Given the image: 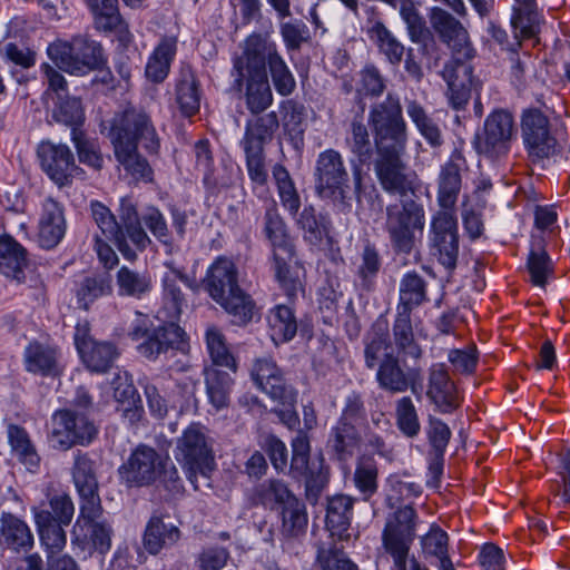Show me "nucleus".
Wrapping results in <instances>:
<instances>
[{"instance_id": "f257e3e1", "label": "nucleus", "mask_w": 570, "mask_h": 570, "mask_svg": "<svg viewBox=\"0 0 570 570\" xmlns=\"http://www.w3.org/2000/svg\"><path fill=\"white\" fill-rule=\"evenodd\" d=\"M363 112L364 104L361 114L351 119L344 139L357 161L352 167L356 198L360 199L363 188L362 167L371 165L383 190L402 198L413 194L415 188L405 174L403 161L409 145V126L400 96L387 92L383 100L371 105L366 124Z\"/></svg>"}, {"instance_id": "f03ea898", "label": "nucleus", "mask_w": 570, "mask_h": 570, "mask_svg": "<svg viewBox=\"0 0 570 570\" xmlns=\"http://www.w3.org/2000/svg\"><path fill=\"white\" fill-rule=\"evenodd\" d=\"M107 138L127 176L135 183L154 181V169L138 149L141 146L150 156L160 150V137L149 112L132 106L117 112L109 121Z\"/></svg>"}, {"instance_id": "7ed1b4c3", "label": "nucleus", "mask_w": 570, "mask_h": 570, "mask_svg": "<svg viewBox=\"0 0 570 570\" xmlns=\"http://www.w3.org/2000/svg\"><path fill=\"white\" fill-rule=\"evenodd\" d=\"M430 22L440 40L452 50V58L442 71V78L448 85L449 105L455 110H463L469 104L472 90H476L479 86L470 63L474 49L469 41L468 31L458 19L439 7L432 8Z\"/></svg>"}, {"instance_id": "20e7f679", "label": "nucleus", "mask_w": 570, "mask_h": 570, "mask_svg": "<svg viewBox=\"0 0 570 570\" xmlns=\"http://www.w3.org/2000/svg\"><path fill=\"white\" fill-rule=\"evenodd\" d=\"M364 362L370 370L377 368L375 380L381 390L399 394L406 391L416 393L422 385L423 374L419 363L409 364V358L395 356L391 348L389 322L379 317L363 338Z\"/></svg>"}, {"instance_id": "39448f33", "label": "nucleus", "mask_w": 570, "mask_h": 570, "mask_svg": "<svg viewBox=\"0 0 570 570\" xmlns=\"http://www.w3.org/2000/svg\"><path fill=\"white\" fill-rule=\"evenodd\" d=\"M46 53L58 69L77 77L104 70L108 65L102 43L88 33L73 35L69 40L56 39Z\"/></svg>"}, {"instance_id": "423d86ee", "label": "nucleus", "mask_w": 570, "mask_h": 570, "mask_svg": "<svg viewBox=\"0 0 570 570\" xmlns=\"http://www.w3.org/2000/svg\"><path fill=\"white\" fill-rule=\"evenodd\" d=\"M161 321V324L153 326L147 316H144L132 322L129 327L130 340L140 341L137 352L149 362H156L163 355H175L177 352L185 354L189 350L186 331L177 322Z\"/></svg>"}, {"instance_id": "0eeeda50", "label": "nucleus", "mask_w": 570, "mask_h": 570, "mask_svg": "<svg viewBox=\"0 0 570 570\" xmlns=\"http://www.w3.org/2000/svg\"><path fill=\"white\" fill-rule=\"evenodd\" d=\"M291 448L288 476L296 482H303L306 499L316 503L330 482V466L322 453L311 458V440L305 431L297 430Z\"/></svg>"}, {"instance_id": "6e6552de", "label": "nucleus", "mask_w": 570, "mask_h": 570, "mask_svg": "<svg viewBox=\"0 0 570 570\" xmlns=\"http://www.w3.org/2000/svg\"><path fill=\"white\" fill-rule=\"evenodd\" d=\"M230 75V89L244 95L246 108L252 115H261L273 105L274 96L267 71H264L255 58L247 56L244 47L242 53L233 58Z\"/></svg>"}, {"instance_id": "1a4fd4ad", "label": "nucleus", "mask_w": 570, "mask_h": 570, "mask_svg": "<svg viewBox=\"0 0 570 570\" xmlns=\"http://www.w3.org/2000/svg\"><path fill=\"white\" fill-rule=\"evenodd\" d=\"M315 193L341 208H351V178L343 155L327 148L321 151L314 167Z\"/></svg>"}, {"instance_id": "9d476101", "label": "nucleus", "mask_w": 570, "mask_h": 570, "mask_svg": "<svg viewBox=\"0 0 570 570\" xmlns=\"http://www.w3.org/2000/svg\"><path fill=\"white\" fill-rule=\"evenodd\" d=\"M112 535L114 529L104 518L101 501L79 504V514L71 533L73 550L89 556H106L111 549Z\"/></svg>"}, {"instance_id": "9b49d317", "label": "nucleus", "mask_w": 570, "mask_h": 570, "mask_svg": "<svg viewBox=\"0 0 570 570\" xmlns=\"http://www.w3.org/2000/svg\"><path fill=\"white\" fill-rule=\"evenodd\" d=\"M425 225L423 205L414 199L386 207L385 232L396 255H410L415 247V233H422Z\"/></svg>"}, {"instance_id": "f8f14e48", "label": "nucleus", "mask_w": 570, "mask_h": 570, "mask_svg": "<svg viewBox=\"0 0 570 570\" xmlns=\"http://www.w3.org/2000/svg\"><path fill=\"white\" fill-rule=\"evenodd\" d=\"M419 515L410 505L400 507L385 522L381 540L384 552L393 560V570L407 567L411 547L416 537Z\"/></svg>"}, {"instance_id": "ddd939ff", "label": "nucleus", "mask_w": 570, "mask_h": 570, "mask_svg": "<svg viewBox=\"0 0 570 570\" xmlns=\"http://www.w3.org/2000/svg\"><path fill=\"white\" fill-rule=\"evenodd\" d=\"M97 435V426L86 414L59 409L50 417L47 439L55 450L68 451L78 445L88 446Z\"/></svg>"}, {"instance_id": "4468645a", "label": "nucleus", "mask_w": 570, "mask_h": 570, "mask_svg": "<svg viewBox=\"0 0 570 570\" xmlns=\"http://www.w3.org/2000/svg\"><path fill=\"white\" fill-rule=\"evenodd\" d=\"M247 56L255 58L264 71H267L274 86L275 91L288 98L296 90V79L279 53L277 45L268 40L261 33L254 32L249 35L243 43Z\"/></svg>"}, {"instance_id": "2eb2a0df", "label": "nucleus", "mask_w": 570, "mask_h": 570, "mask_svg": "<svg viewBox=\"0 0 570 570\" xmlns=\"http://www.w3.org/2000/svg\"><path fill=\"white\" fill-rule=\"evenodd\" d=\"M176 459L187 469V479L195 484L197 474L208 476L215 462L212 448L202 430L200 424H190L177 442Z\"/></svg>"}, {"instance_id": "dca6fc26", "label": "nucleus", "mask_w": 570, "mask_h": 570, "mask_svg": "<svg viewBox=\"0 0 570 570\" xmlns=\"http://www.w3.org/2000/svg\"><path fill=\"white\" fill-rule=\"evenodd\" d=\"M167 455L155 448L138 444L118 468L119 481L127 489L148 488L157 483V473Z\"/></svg>"}, {"instance_id": "f3484780", "label": "nucleus", "mask_w": 570, "mask_h": 570, "mask_svg": "<svg viewBox=\"0 0 570 570\" xmlns=\"http://www.w3.org/2000/svg\"><path fill=\"white\" fill-rule=\"evenodd\" d=\"M430 253L448 271L456 267L460 253L458 218L454 212L438 210L431 219Z\"/></svg>"}, {"instance_id": "a211bd4d", "label": "nucleus", "mask_w": 570, "mask_h": 570, "mask_svg": "<svg viewBox=\"0 0 570 570\" xmlns=\"http://www.w3.org/2000/svg\"><path fill=\"white\" fill-rule=\"evenodd\" d=\"M23 370L36 377L58 380L66 371L61 346L51 338L30 340L22 351Z\"/></svg>"}, {"instance_id": "6ab92c4d", "label": "nucleus", "mask_w": 570, "mask_h": 570, "mask_svg": "<svg viewBox=\"0 0 570 570\" xmlns=\"http://www.w3.org/2000/svg\"><path fill=\"white\" fill-rule=\"evenodd\" d=\"M73 343L82 364L91 373H107L120 356L116 343L98 341L91 335V326L87 320L76 324Z\"/></svg>"}, {"instance_id": "aec40b11", "label": "nucleus", "mask_w": 570, "mask_h": 570, "mask_svg": "<svg viewBox=\"0 0 570 570\" xmlns=\"http://www.w3.org/2000/svg\"><path fill=\"white\" fill-rule=\"evenodd\" d=\"M92 17L94 29L104 37H111L117 48L125 51L134 45L135 37L128 21L120 13L118 0H86Z\"/></svg>"}, {"instance_id": "412c9836", "label": "nucleus", "mask_w": 570, "mask_h": 570, "mask_svg": "<svg viewBox=\"0 0 570 570\" xmlns=\"http://www.w3.org/2000/svg\"><path fill=\"white\" fill-rule=\"evenodd\" d=\"M37 157L42 171L59 187L70 186L73 178L82 173L76 158L66 144L50 140L41 141L37 147Z\"/></svg>"}, {"instance_id": "4be33fe9", "label": "nucleus", "mask_w": 570, "mask_h": 570, "mask_svg": "<svg viewBox=\"0 0 570 570\" xmlns=\"http://www.w3.org/2000/svg\"><path fill=\"white\" fill-rule=\"evenodd\" d=\"M250 379L255 386L274 401L294 403L297 391L286 379L284 370L272 356H262L253 360Z\"/></svg>"}, {"instance_id": "5701e85b", "label": "nucleus", "mask_w": 570, "mask_h": 570, "mask_svg": "<svg viewBox=\"0 0 570 570\" xmlns=\"http://www.w3.org/2000/svg\"><path fill=\"white\" fill-rule=\"evenodd\" d=\"M174 107L178 115L194 121L200 111L203 99L202 82L190 65L181 66L174 79Z\"/></svg>"}, {"instance_id": "b1692460", "label": "nucleus", "mask_w": 570, "mask_h": 570, "mask_svg": "<svg viewBox=\"0 0 570 570\" xmlns=\"http://www.w3.org/2000/svg\"><path fill=\"white\" fill-rule=\"evenodd\" d=\"M164 265L168 268V272L161 278V306L158 309L157 317L178 323L183 308L187 305L186 296L178 282L191 286V278L184 269L176 267L171 261L165 262Z\"/></svg>"}, {"instance_id": "393cba45", "label": "nucleus", "mask_w": 570, "mask_h": 570, "mask_svg": "<svg viewBox=\"0 0 570 570\" xmlns=\"http://www.w3.org/2000/svg\"><path fill=\"white\" fill-rule=\"evenodd\" d=\"M522 135L531 157L543 159L557 153V140L550 134L548 118L537 109H530L522 117Z\"/></svg>"}, {"instance_id": "a878e982", "label": "nucleus", "mask_w": 570, "mask_h": 570, "mask_svg": "<svg viewBox=\"0 0 570 570\" xmlns=\"http://www.w3.org/2000/svg\"><path fill=\"white\" fill-rule=\"evenodd\" d=\"M67 223L63 205L53 197H46L40 203L37 224V237L40 247L52 249L65 237Z\"/></svg>"}, {"instance_id": "bb28decb", "label": "nucleus", "mask_w": 570, "mask_h": 570, "mask_svg": "<svg viewBox=\"0 0 570 570\" xmlns=\"http://www.w3.org/2000/svg\"><path fill=\"white\" fill-rule=\"evenodd\" d=\"M271 269L279 289L289 304H295L298 294L304 293L305 286L301 275L303 265L297 259V252L271 255Z\"/></svg>"}, {"instance_id": "cd10ccee", "label": "nucleus", "mask_w": 570, "mask_h": 570, "mask_svg": "<svg viewBox=\"0 0 570 570\" xmlns=\"http://www.w3.org/2000/svg\"><path fill=\"white\" fill-rule=\"evenodd\" d=\"M204 291L218 303L240 288L235 263L224 256L216 258L202 281Z\"/></svg>"}, {"instance_id": "c85d7f7f", "label": "nucleus", "mask_w": 570, "mask_h": 570, "mask_svg": "<svg viewBox=\"0 0 570 570\" xmlns=\"http://www.w3.org/2000/svg\"><path fill=\"white\" fill-rule=\"evenodd\" d=\"M465 165L462 150L455 148L441 166L438 177V204L441 210L454 212L462 187L461 168Z\"/></svg>"}, {"instance_id": "c756f323", "label": "nucleus", "mask_w": 570, "mask_h": 570, "mask_svg": "<svg viewBox=\"0 0 570 570\" xmlns=\"http://www.w3.org/2000/svg\"><path fill=\"white\" fill-rule=\"evenodd\" d=\"M426 395L442 413H451L460 406L459 391L444 364L436 363L430 367Z\"/></svg>"}, {"instance_id": "7c9ffc66", "label": "nucleus", "mask_w": 570, "mask_h": 570, "mask_svg": "<svg viewBox=\"0 0 570 570\" xmlns=\"http://www.w3.org/2000/svg\"><path fill=\"white\" fill-rule=\"evenodd\" d=\"M97 468V461L89 452H82L81 450L75 452L71 474L79 495V504L101 501Z\"/></svg>"}, {"instance_id": "2f4dec72", "label": "nucleus", "mask_w": 570, "mask_h": 570, "mask_svg": "<svg viewBox=\"0 0 570 570\" xmlns=\"http://www.w3.org/2000/svg\"><path fill=\"white\" fill-rule=\"evenodd\" d=\"M405 110L417 132L432 149L433 155L440 156L445 146V135L440 124L416 98H405Z\"/></svg>"}, {"instance_id": "473e14b6", "label": "nucleus", "mask_w": 570, "mask_h": 570, "mask_svg": "<svg viewBox=\"0 0 570 570\" xmlns=\"http://www.w3.org/2000/svg\"><path fill=\"white\" fill-rule=\"evenodd\" d=\"M390 341L395 356L409 358L414 364L422 360L424 351L414 332L412 315L395 313Z\"/></svg>"}, {"instance_id": "72a5a7b5", "label": "nucleus", "mask_w": 570, "mask_h": 570, "mask_svg": "<svg viewBox=\"0 0 570 570\" xmlns=\"http://www.w3.org/2000/svg\"><path fill=\"white\" fill-rule=\"evenodd\" d=\"M35 546L29 524L18 515L2 511L0 515V547L16 552H28Z\"/></svg>"}, {"instance_id": "f704fd0d", "label": "nucleus", "mask_w": 570, "mask_h": 570, "mask_svg": "<svg viewBox=\"0 0 570 570\" xmlns=\"http://www.w3.org/2000/svg\"><path fill=\"white\" fill-rule=\"evenodd\" d=\"M282 127L289 145L301 151L305 146L307 111L303 102L297 99L286 98L278 105Z\"/></svg>"}, {"instance_id": "c9c22d12", "label": "nucleus", "mask_w": 570, "mask_h": 570, "mask_svg": "<svg viewBox=\"0 0 570 570\" xmlns=\"http://www.w3.org/2000/svg\"><path fill=\"white\" fill-rule=\"evenodd\" d=\"M31 512L39 541L46 556L62 552L67 544L65 528L69 524H62V522L51 519L50 513L47 512L43 505L32 507Z\"/></svg>"}, {"instance_id": "e433bc0d", "label": "nucleus", "mask_w": 570, "mask_h": 570, "mask_svg": "<svg viewBox=\"0 0 570 570\" xmlns=\"http://www.w3.org/2000/svg\"><path fill=\"white\" fill-rule=\"evenodd\" d=\"M262 230L269 243L271 255L287 254L288 252L296 250L288 226L279 214L275 200H272L265 208Z\"/></svg>"}, {"instance_id": "4c0bfd02", "label": "nucleus", "mask_w": 570, "mask_h": 570, "mask_svg": "<svg viewBox=\"0 0 570 570\" xmlns=\"http://www.w3.org/2000/svg\"><path fill=\"white\" fill-rule=\"evenodd\" d=\"M90 213L102 235L115 244L124 258L130 262L135 261V249L126 240L124 228H121L112 212L101 202L92 200L90 203Z\"/></svg>"}, {"instance_id": "58836bf2", "label": "nucleus", "mask_w": 570, "mask_h": 570, "mask_svg": "<svg viewBox=\"0 0 570 570\" xmlns=\"http://www.w3.org/2000/svg\"><path fill=\"white\" fill-rule=\"evenodd\" d=\"M428 281L416 271L406 272L400 279L395 313L412 315L413 311L430 302Z\"/></svg>"}, {"instance_id": "ea45409f", "label": "nucleus", "mask_w": 570, "mask_h": 570, "mask_svg": "<svg viewBox=\"0 0 570 570\" xmlns=\"http://www.w3.org/2000/svg\"><path fill=\"white\" fill-rule=\"evenodd\" d=\"M28 250L9 234L0 235V273L21 284L26 281Z\"/></svg>"}, {"instance_id": "a19ab883", "label": "nucleus", "mask_w": 570, "mask_h": 570, "mask_svg": "<svg viewBox=\"0 0 570 570\" xmlns=\"http://www.w3.org/2000/svg\"><path fill=\"white\" fill-rule=\"evenodd\" d=\"M356 501L357 498L343 493L327 499L325 523L332 537H337L340 540H347L350 538L348 530Z\"/></svg>"}, {"instance_id": "79ce46f5", "label": "nucleus", "mask_w": 570, "mask_h": 570, "mask_svg": "<svg viewBox=\"0 0 570 570\" xmlns=\"http://www.w3.org/2000/svg\"><path fill=\"white\" fill-rule=\"evenodd\" d=\"M295 224L302 230L303 239L312 245L320 246L331 237L332 220L327 213L318 212L312 204L305 205L295 216Z\"/></svg>"}, {"instance_id": "37998d69", "label": "nucleus", "mask_w": 570, "mask_h": 570, "mask_svg": "<svg viewBox=\"0 0 570 570\" xmlns=\"http://www.w3.org/2000/svg\"><path fill=\"white\" fill-rule=\"evenodd\" d=\"M358 261L354 284L362 292H373L383 266V257L380 249L374 243L366 239L358 254Z\"/></svg>"}, {"instance_id": "c03bdc74", "label": "nucleus", "mask_w": 570, "mask_h": 570, "mask_svg": "<svg viewBox=\"0 0 570 570\" xmlns=\"http://www.w3.org/2000/svg\"><path fill=\"white\" fill-rule=\"evenodd\" d=\"M180 535L181 532L178 527L166 523L161 517L153 515L146 524L142 546L149 554L157 556L163 549L176 544Z\"/></svg>"}, {"instance_id": "a18cd8bd", "label": "nucleus", "mask_w": 570, "mask_h": 570, "mask_svg": "<svg viewBox=\"0 0 570 570\" xmlns=\"http://www.w3.org/2000/svg\"><path fill=\"white\" fill-rule=\"evenodd\" d=\"M352 484L358 493L357 500L372 502L380 489L379 463L371 454H361L356 458Z\"/></svg>"}, {"instance_id": "49530a36", "label": "nucleus", "mask_w": 570, "mask_h": 570, "mask_svg": "<svg viewBox=\"0 0 570 570\" xmlns=\"http://www.w3.org/2000/svg\"><path fill=\"white\" fill-rule=\"evenodd\" d=\"M176 53L177 38L163 37L148 58L145 68L146 78L155 85L164 82L170 72Z\"/></svg>"}, {"instance_id": "de8ad7c7", "label": "nucleus", "mask_w": 570, "mask_h": 570, "mask_svg": "<svg viewBox=\"0 0 570 570\" xmlns=\"http://www.w3.org/2000/svg\"><path fill=\"white\" fill-rule=\"evenodd\" d=\"M256 116L255 119L246 122L240 145L243 148L265 150V145L273 140L279 128V119L276 111Z\"/></svg>"}, {"instance_id": "09e8293b", "label": "nucleus", "mask_w": 570, "mask_h": 570, "mask_svg": "<svg viewBox=\"0 0 570 570\" xmlns=\"http://www.w3.org/2000/svg\"><path fill=\"white\" fill-rule=\"evenodd\" d=\"M297 497L288 488V485L277 479L266 480L253 490L254 504H261L265 509L278 512L286 505L293 503Z\"/></svg>"}, {"instance_id": "8fccbe9b", "label": "nucleus", "mask_w": 570, "mask_h": 570, "mask_svg": "<svg viewBox=\"0 0 570 570\" xmlns=\"http://www.w3.org/2000/svg\"><path fill=\"white\" fill-rule=\"evenodd\" d=\"M111 294L112 279L109 273L87 275L76 282L75 296L80 309L89 311L97 299Z\"/></svg>"}, {"instance_id": "3c124183", "label": "nucleus", "mask_w": 570, "mask_h": 570, "mask_svg": "<svg viewBox=\"0 0 570 570\" xmlns=\"http://www.w3.org/2000/svg\"><path fill=\"white\" fill-rule=\"evenodd\" d=\"M119 218V225L124 228L126 240L135 249V253L145 252L153 242L142 228L137 207L130 199H121Z\"/></svg>"}, {"instance_id": "603ef678", "label": "nucleus", "mask_w": 570, "mask_h": 570, "mask_svg": "<svg viewBox=\"0 0 570 570\" xmlns=\"http://www.w3.org/2000/svg\"><path fill=\"white\" fill-rule=\"evenodd\" d=\"M361 444L362 434L358 428H348L340 424L332 426L327 448L336 461L347 463L353 459Z\"/></svg>"}, {"instance_id": "864d4df0", "label": "nucleus", "mask_w": 570, "mask_h": 570, "mask_svg": "<svg viewBox=\"0 0 570 570\" xmlns=\"http://www.w3.org/2000/svg\"><path fill=\"white\" fill-rule=\"evenodd\" d=\"M7 435L12 455L29 471L38 470L41 458L29 432L23 426L11 423L8 425Z\"/></svg>"}, {"instance_id": "5fc2aeb1", "label": "nucleus", "mask_w": 570, "mask_h": 570, "mask_svg": "<svg viewBox=\"0 0 570 570\" xmlns=\"http://www.w3.org/2000/svg\"><path fill=\"white\" fill-rule=\"evenodd\" d=\"M51 118L55 122L69 127L71 132L82 131L86 115L81 98L69 94L59 95L53 100Z\"/></svg>"}, {"instance_id": "6e6d98bb", "label": "nucleus", "mask_w": 570, "mask_h": 570, "mask_svg": "<svg viewBox=\"0 0 570 570\" xmlns=\"http://www.w3.org/2000/svg\"><path fill=\"white\" fill-rule=\"evenodd\" d=\"M476 154L490 161L499 159V109H493L479 128L472 141Z\"/></svg>"}, {"instance_id": "4d7b16f0", "label": "nucleus", "mask_w": 570, "mask_h": 570, "mask_svg": "<svg viewBox=\"0 0 570 570\" xmlns=\"http://www.w3.org/2000/svg\"><path fill=\"white\" fill-rule=\"evenodd\" d=\"M269 335L272 341L278 345L292 341L297 333V320L292 307L278 304L269 311L268 317Z\"/></svg>"}, {"instance_id": "13d9d810", "label": "nucleus", "mask_w": 570, "mask_h": 570, "mask_svg": "<svg viewBox=\"0 0 570 570\" xmlns=\"http://www.w3.org/2000/svg\"><path fill=\"white\" fill-rule=\"evenodd\" d=\"M272 176L281 205L289 216L295 217L302 207V200L288 169L283 164L277 163L272 167Z\"/></svg>"}, {"instance_id": "bf43d9fd", "label": "nucleus", "mask_w": 570, "mask_h": 570, "mask_svg": "<svg viewBox=\"0 0 570 570\" xmlns=\"http://www.w3.org/2000/svg\"><path fill=\"white\" fill-rule=\"evenodd\" d=\"M118 295L140 299L153 289V281L148 273L137 272L121 266L116 274Z\"/></svg>"}, {"instance_id": "052dcab7", "label": "nucleus", "mask_w": 570, "mask_h": 570, "mask_svg": "<svg viewBox=\"0 0 570 570\" xmlns=\"http://www.w3.org/2000/svg\"><path fill=\"white\" fill-rule=\"evenodd\" d=\"M277 513L281 519L279 532L284 539H298L305 535L308 517L305 504L298 498Z\"/></svg>"}, {"instance_id": "680f3d73", "label": "nucleus", "mask_w": 570, "mask_h": 570, "mask_svg": "<svg viewBox=\"0 0 570 570\" xmlns=\"http://www.w3.org/2000/svg\"><path fill=\"white\" fill-rule=\"evenodd\" d=\"M205 343L208 355L216 366H222L236 373L238 365L229 350L225 334L216 325H210L205 331Z\"/></svg>"}, {"instance_id": "e2e57ef3", "label": "nucleus", "mask_w": 570, "mask_h": 570, "mask_svg": "<svg viewBox=\"0 0 570 570\" xmlns=\"http://www.w3.org/2000/svg\"><path fill=\"white\" fill-rule=\"evenodd\" d=\"M217 304L230 316V322L237 326L250 323L257 309L254 299L242 288Z\"/></svg>"}, {"instance_id": "0e129e2a", "label": "nucleus", "mask_w": 570, "mask_h": 570, "mask_svg": "<svg viewBox=\"0 0 570 570\" xmlns=\"http://www.w3.org/2000/svg\"><path fill=\"white\" fill-rule=\"evenodd\" d=\"M368 36L389 63L400 66L406 49L382 21H375L373 23L368 29Z\"/></svg>"}, {"instance_id": "69168bd1", "label": "nucleus", "mask_w": 570, "mask_h": 570, "mask_svg": "<svg viewBox=\"0 0 570 570\" xmlns=\"http://www.w3.org/2000/svg\"><path fill=\"white\" fill-rule=\"evenodd\" d=\"M245 164L252 184V191L259 198L266 197L268 188V170L265 163V150L243 148Z\"/></svg>"}, {"instance_id": "338daca9", "label": "nucleus", "mask_w": 570, "mask_h": 570, "mask_svg": "<svg viewBox=\"0 0 570 570\" xmlns=\"http://www.w3.org/2000/svg\"><path fill=\"white\" fill-rule=\"evenodd\" d=\"M528 268L532 283L540 287L546 285L549 276L552 274V262L547 254L544 240L535 234L532 235Z\"/></svg>"}, {"instance_id": "774afa93", "label": "nucleus", "mask_w": 570, "mask_h": 570, "mask_svg": "<svg viewBox=\"0 0 570 570\" xmlns=\"http://www.w3.org/2000/svg\"><path fill=\"white\" fill-rule=\"evenodd\" d=\"M205 384L209 402L218 410L226 407L234 385L233 377L227 372L210 367L205 370Z\"/></svg>"}]
</instances>
